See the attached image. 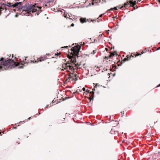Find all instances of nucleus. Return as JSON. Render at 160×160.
<instances>
[{
	"label": "nucleus",
	"instance_id": "obj_1",
	"mask_svg": "<svg viewBox=\"0 0 160 160\" xmlns=\"http://www.w3.org/2000/svg\"><path fill=\"white\" fill-rule=\"evenodd\" d=\"M22 2H16L15 5L18 10L20 11H22V15L28 16L32 13L35 15H38L41 11L40 10L41 7H37L36 4L32 5L27 3L22 7Z\"/></svg>",
	"mask_w": 160,
	"mask_h": 160
},
{
	"label": "nucleus",
	"instance_id": "obj_2",
	"mask_svg": "<svg viewBox=\"0 0 160 160\" xmlns=\"http://www.w3.org/2000/svg\"><path fill=\"white\" fill-rule=\"evenodd\" d=\"M19 63H16L12 59H4L2 58L0 59V71L4 70H9L18 65Z\"/></svg>",
	"mask_w": 160,
	"mask_h": 160
},
{
	"label": "nucleus",
	"instance_id": "obj_3",
	"mask_svg": "<svg viewBox=\"0 0 160 160\" xmlns=\"http://www.w3.org/2000/svg\"><path fill=\"white\" fill-rule=\"evenodd\" d=\"M78 76L76 73H70L69 76L66 78V81L69 82L70 80L76 81L78 80Z\"/></svg>",
	"mask_w": 160,
	"mask_h": 160
},
{
	"label": "nucleus",
	"instance_id": "obj_4",
	"mask_svg": "<svg viewBox=\"0 0 160 160\" xmlns=\"http://www.w3.org/2000/svg\"><path fill=\"white\" fill-rule=\"evenodd\" d=\"M7 2L6 0H0V15L2 11H3L4 12L7 11V9L4 6Z\"/></svg>",
	"mask_w": 160,
	"mask_h": 160
},
{
	"label": "nucleus",
	"instance_id": "obj_5",
	"mask_svg": "<svg viewBox=\"0 0 160 160\" xmlns=\"http://www.w3.org/2000/svg\"><path fill=\"white\" fill-rule=\"evenodd\" d=\"M92 5H93L94 3L98 4L99 5V3L102 4L103 2H106V1L105 0H92Z\"/></svg>",
	"mask_w": 160,
	"mask_h": 160
},
{
	"label": "nucleus",
	"instance_id": "obj_6",
	"mask_svg": "<svg viewBox=\"0 0 160 160\" xmlns=\"http://www.w3.org/2000/svg\"><path fill=\"white\" fill-rule=\"evenodd\" d=\"M136 4V0H132L129 2H127L125 4V5H130V6H134Z\"/></svg>",
	"mask_w": 160,
	"mask_h": 160
},
{
	"label": "nucleus",
	"instance_id": "obj_7",
	"mask_svg": "<svg viewBox=\"0 0 160 160\" xmlns=\"http://www.w3.org/2000/svg\"><path fill=\"white\" fill-rule=\"evenodd\" d=\"M16 2H15L14 3L8 2H7V4H5V6L10 7H13V8H17V7H16L15 4H16Z\"/></svg>",
	"mask_w": 160,
	"mask_h": 160
},
{
	"label": "nucleus",
	"instance_id": "obj_8",
	"mask_svg": "<svg viewBox=\"0 0 160 160\" xmlns=\"http://www.w3.org/2000/svg\"><path fill=\"white\" fill-rule=\"evenodd\" d=\"M76 62V60L75 58L72 57L71 58V60H70V62L72 64H75V66L76 67H78L77 66V65L75 64V63Z\"/></svg>",
	"mask_w": 160,
	"mask_h": 160
},
{
	"label": "nucleus",
	"instance_id": "obj_9",
	"mask_svg": "<svg viewBox=\"0 0 160 160\" xmlns=\"http://www.w3.org/2000/svg\"><path fill=\"white\" fill-rule=\"evenodd\" d=\"M47 57L46 56H42L40 57V58L39 59V60L38 61H37L36 60L35 61V62H41L42 61H43L44 60H45L46 59H47Z\"/></svg>",
	"mask_w": 160,
	"mask_h": 160
},
{
	"label": "nucleus",
	"instance_id": "obj_10",
	"mask_svg": "<svg viewBox=\"0 0 160 160\" xmlns=\"http://www.w3.org/2000/svg\"><path fill=\"white\" fill-rule=\"evenodd\" d=\"M69 63L63 64L62 65V70H64L67 69V70L68 71V64Z\"/></svg>",
	"mask_w": 160,
	"mask_h": 160
},
{
	"label": "nucleus",
	"instance_id": "obj_11",
	"mask_svg": "<svg viewBox=\"0 0 160 160\" xmlns=\"http://www.w3.org/2000/svg\"><path fill=\"white\" fill-rule=\"evenodd\" d=\"M68 70L69 69L71 71H74L76 68H77L75 66H73L72 65H69L68 66Z\"/></svg>",
	"mask_w": 160,
	"mask_h": 160
},
{
	"label": "nucleus",
	"instance_id": "obj_12",
	"mask_svg": "<svg viewBox=\"0 0 160 160\" xmlns=\"http://www.w3.org/2000/svg\"><path fill=\"white\" fill-rule=\"evenodd\" d=\"M80 22L82 23H84V22H86L88 21L89 22L88 19H86V18H81L80 19Z\"/></svg>",
	"mask_w": 160,
	"mask_h": 160
},
{
	"label": "nucleus",
	"instance_id": "obj_13",
	"mask_svg": "<svg viewBox=\"0 0 160 160\" xmlns=\"http://www.w3.org/2000/svg\"><path fill=\"white\" fill-rule=\"evenodd\" d=\"M115 55L114 53H112L110 54L109 55L108 57H106L105 58H107L108 59L109 58H110L112 57H113Z\"/></svg>",
	"mask_w": 160,
	"mask_h": 160
},
{
	"label": "nucleus",
	"instance_id": "obj_14",
	"mask_svg": "<svg viewBox=\"0 0 160 160\" xmlns=\"http://www.w3.org/2000/svg\"><path fill=\"white\" fill-rule=\"evenodd\" d=\"M110 132H111V134H113V132H114V134H116L117 133V134L118 133V132L117 131H115L114 130H113V129H112Z\"/></svg>",
	"mask_w": 160,
	"mask_h": 160
},
{
	"label": "nucleus",
	"instance_id": "obj_15",
	"mask_svg": "<svg viewBox=\"0 0 160 160\" xmlns=\"http://www.w3.org/2000/svg\"><path fill=\"white\" fill-rule=\"evenodd\" d=\"M90 93L92 94V95H91V96H90L91 98H92L93 99V96H94V92L93 91H92V92H90Z\"/></svg>",
	"mask_w": 160,
	"mask_h": 160
},
{
	"label": "nucleus",
	"instance_id": "obj_16",
	"mask_svg": "<svg viewBox=\"0 0 160 160\" xmlns=\"http://www.w3.org/2000/svg\"><path fill=\"white\" fill-rule=\"evenodd\" d=\"M20 60H21V62H21V64H22V65H23V63H24V64H25V63H27V62H26V61H26V58H25V60H23L22 61H21V59H20Z\"/></svg>",
	"mask_w": 160,
	"mask_h": 160
},
{
	"label": "nucleus",
	"instance_id": "obj_17",
	"mask_svg": "<svg viewBox=\"0 0 160 160\" xmlns=\"http://www.w3.org/2000/svg\"><path fill=\"white\" fill-rule=\"evenodd\" d=\"M96 53V50H94L91 53L92 54H94L95 53Z\"/></svg>",
	"mask_w": 160,
	"mask_h": 160
},
{
	"label": "nucleus",
	"instance_id": "obj_18",
	"mask_svg": "<svg viewBox=\"0 0 160 160\" xmlns=\"http://www.w3.org/2000/svg\"><path fill=\"white\" fill-rule=\"evenodd\" d=\"M103 15V14H101L100 15V16H99V17H98V19H99V18H102Z\"/></svg>",
	"mask_w": 160,
	"mask_h": 160
},
{
	"label": "nucleus",
	"instance_id": "obj_19",
	"mask_svg": "<svg viewBox=\"0 0 160 160\" xmlns=\"http://www.w3.org/2000/svg\"><path fill=\"white\" fill-rule=\"evenodd\" d=\"M98 86H99L98 84H96L95 86L94 87V88H97Z\"/></svg>",
	"mask_w": 160,
	"mask_h": 160
},
{
	"label": "nucleus",
	"instance_id": "obj_20",
	"mask_svg": "<svg viewBox=\"0 0 160 160\" xmlns=\"http://www.w3.org/2000/svg\"><path fill=\"white\" fill-rule=\"evenodd\" d=\"M124 8H125V6H122L120 8V9H122Z\"/></svg>",
	"mask_w": 160,
	"mask_h": 160
},
{
	"label": "nucleus",
	"instance_id": "obj_21",
	"mask_svg": "<svg viewBox=\"0 0 160 160\" xmlns=\"http://www.w3.org/2000/svg\"><path fill=\"white\" fill-rule=\"evenodd\" d=\"M82 90L83 91H85V90H86V89L85 88H83L82 89Z\"/></svg>",
	"mask_w": 160,
	"mask_h": 160
},
{
	"label": "nucleus",
	"instance_id": "obj_22",
	"mask_svg": "<svg viewBox=\"0 0 160 160\" xmlns=\"http://www.w3.org/2000/svg\"><path fill=\"white\" fill-rule=\"evenodd\" d=\"M125 60L126 59H127L128 60H129L130 59V58L129 57H128L127 58H125Z\"/></svg>",
	"mask_w": 160,
	"mask_h": 160
},
{
	"label": "nucleus",
	"instance_id": "obj_23",
	"mask_svg": "<svg viewBox=\"0 0 160 160\" xmlns=\"http://www.w3.org/2000/svg\"><path fill=\"white\" fill-rule=\"evenodd\" d=\"M77 48H78V49H77V50H78L80 48V47L79 46V47H78H78H77Z\"/></svg>",
	"mask_w": 160,
	"mask_h": 160
},
{
	"label": "nucleus",
	"instance_id": "obj_24",
	"mask_svg": "<svg viewBox=\"0 0 160 160\" xmlns=\"http://www.w3.org/2000/svg\"><path fill=\"white\" fill-rule=\"evenodd\" d=\"M23 68V66H20L18 67V68Z\"/></svg>",
	"mask_w": 160,
	"mask_h": 160
},
{
	"label": "nucleus",
	"instance_id": "obj_25",
	"mask_svg": "<svg viewBox=\"0 0 160 160\" xmlns=\"http://www.w3.org/2000/svg\"><path fill=\"white\" fill-rule=\"evenodd\" d=\"M114 9L115 10H118V9L117 8V7H115L114 8Z\"/></svg>",
	"mask_w": 160,
	"mask_h": 160
},
{
	"label": "nucleus",
	"instance_id": "obj_26",
	"mask_svg": "<svg viewBox=\"0 0 160 160\" xmlns=\"http://www.w3.org/2000/svg\"><path fill=\"white\" fill-rule=\"evenodd\" d=\"M18 14H16L15 15V17H18Z\"/></svg>",
	"mask_w": 160,
	"mask_h": 160
},
{
	"label": "nucleus",
	"instance_id": "obj_27",
	"mask_svg": "<svg viewBox=\"0 0 160 160\" xmlns=\"http://www.w3.org/2000/svg\"><path fill=\"white\" fill-rule=\"evenodd\" d=\"M86 92H87V93H89V90H87V91H86Z\"/></svg>",
	"mask_w": 160,
	"mask_h": 160
},
{
	"label": "nucleus",
	"instance_id": "obj_28",
	"mask_svg": "<svg viewBox=\"0 0 160 160\" xmlns=\"http://www.w3.org/2000/svg\"><path fill=\"white\" fill-rule=\"evenodd\" d=\"M74 26V24L73 23H72L71 25V26L73 27Z\"/></svg>",
	"mask_w": 160,
	"mask_h": 160
},
{
	"label": "nucleus",
	"instance_id": "obj_29",
	"mask_svg": "<svg viewBox=\"0 0 160 160\" xmlns=\"http://www.w3.org/2000/svg\"><path fill=\"white\" fill-rule=\"evenodd\" d=\"M113 8H111L109 10H108L109 11L112 10H113Z\"/></svg>",
	"mask_w": 160,
	"mask_h": 160
},
{
	"label": "nucleus",
	"instance_id": "obj_30",
	"mask_svg": "<svg viewBox=\"0 0 160 160\" xmlns=\"http://www.w3.org/2000/svg\"><path fill=\"white\" fill-rule=\"evenodd\" d=\"M159 49H160V46L159 47L158 49H157V50H159Z\"/></svg>",
	"mask_w": 160,
	"mask_h": 160
},
{
	"label": "nucleus",
	"instance_id": "obj_31",
	"mask_svg": "<svg viewBox=\"0 0 160 160\" xmlns=\"http://www.w3.org/2000/svg\"><path fill=\"white\" fill-rule=\"evenodd\" d=\"M48 105H47L46 106V108H48Z\"/></svg>",
	"mask_w": 160,
	"mask_h": 160
},
{
	"label": "nucleus",
	"instance_id": "obj_32",
	"mask_svg": "<svg viewBox=\"0 0 160 160\" xmlns=\"http://www.w3.org/2000/svg\"><path fill=\"white\" fill-rule=\"evenodd\" d=\"M160 87V84H159L157 86V87Z\"/></svg>",
	"mask_w": 160,
	"mask_h": 160
},
{
	"label": "nucleus",
	"instance_id": "obj_33",
	"mask_svg": "<svg viewBox=\"0 0 160 160\" xmlns=\"http://www.w3.org/2000/svg\"><path fill=\"white\" fill-rule=\"evenodd\" d=\"M31 118L30 117H29V118H28V120H30Z\"/></svg>",
	"mask_w": 160,
	"mask_h": 160
},
{
	"label": "nucleus",
	"instance_id": "obj_34",
	"mask_svg": "<svg viewBox=\"0 0 160 160\" xmlns=\"http://www.w3.org/2000/svg\"><path fill=\"white\" fill-rule=\"evenodd\" d=\"M92 90H93V91H94V90H95V88H93L92 89Z\"/></svg>",
	"mask_w": 160,
	"mask_h": 160
},
{
	"label": "nucleus",
	"instance_id": "obj_35",
	"mask_svg": "<svg viewBox=\"0 0 160 160\" xmlns=\"http://www.w3.org/2000/svg\"><path fill=\"white\" fill-rule=\"evenodd\" d=\"M64 17H66V16H65V15H64Z\"/></svg>",
	"mask_w": 160,
	"mask_h": 160
},
{
	"label": "nucleus",
	"instance_id": "obj_36",
	"mask_svg": "<svg viewBox=\"0 0 160 160\" xmlns=\"http://www.w3.org/2000/svg\"><path fill=\"white\" fill-rule=\"evenodd\" d=\"M106 49V50H108V49L107 48H106V49Z\"/></svg>",
	"mask_w": 160,
	"mask_h": 160
},
{
	"label": "nucleus",
	"instance_id": "obj_37",
	"mask_svg": "<svg viewBox=\"0 0 160 160\" xmlns=\"http://www.w3.org/2000/svg\"><path fill=\"white\" fill-rule=\"evenodd\" d=\"M95 40H94V42H95Z\"/></svg>",
	"mask_w": 160,
	"mask_h": 160
},
{
	"label": "nucleus",
	"instance_id": "obj_38",
	"mask_svg": "<svg viewBox=\"0 0 160 160\" xmlns=\"http://www.w3.org/2000/svg\"><path fill=\"white\" fill-rule=\"evenodd\" d=\"M30 61L31 62H32V60H31V61Z\"/></svg>",
	"mask_w": 160,
	"mask_h": 160
},
{
	"label": "nucleus",
	"instance_id": "obj_39",
	"mask_svg": "<svg viewBox=\"0 0 160 160\" xmlns=\"http://www.w3.org/2000/svg\"><path fill=\"white\" fill-rule=\"evenodd\" d=\"M14 128H15V129H16V127H15Z\"/></svg>",
	"mask_w": 160,
	"mask_h": 160
},
{
	"label": "nucleus",
	"instance_id": "obj_40",
	"mask_svg": "<svg viewBox=\"0 0 160 160\" xmlns=\"http://www.w3.org/2000/svg\"><path fill=\"white\" fill-rule=\"evenodd\" d=\"M32 16H33V15L32 14V15H31V16H32Z\"/></svg>",
	"mask_w": 160,
	"mask_h": 160
},
{
	"label": "nucleus",
	"instance_id": "obj_41",
	"mask_svg": "<svg viewBox=\"0 0 160 160\" xmlns=\"http://www.w3.org/2000/svg\"><path fill=\"white\" fill-rule=\"evenodd\" d=\"M66 47L68 48V46H67V47Z\"/></svg>",
	"mask_w": 160,
	"mask_h": 160
},
{
	"label": "nucleus",
	"instance_id": "obj_42",
	"mask_svg": "<svg viewBox=\"0 0 160 160\" xmlns=\"http://www.w3.org/2000/svg\"><path fill=\"white\" fill-rule=\"evenodd\" d=\"M83 43L84 44H85L84 43V42H83Z\"/></svg>",
	"mask_w": 160,
	"mask_h": 160
},
{
	"label": "nucleus",
	"instance_id": "obj_43",
	"mask_svg": "<svg viewBox=\"0 0 160 160\" xmlns=\"http://www.w3.org/2000/svg\"><path fill=\"white\" fill-rule=\"evenodd\" d=\"M1 134V132H0V134Z\"/></svg>",
	"mask_w": 160,
	"mask_h": 160
}]
</instances>
